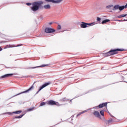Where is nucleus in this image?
I'll return each mask as SVG.
<instances>
[{"mask_svg":"<svg viewBox=\"0 0 127 127\" xmlns=\"http://www.w3.org/2000/svg\"><path fill=\"white\" fill-rule=\"evenodd\" d=\"M125 8H127V3L125 6L124 5L120 6V5H115L113 8V10H117L118 9H119V10L121 11V10L125 9Z\"/></svg>","mask_w":127,"mask_h":127,"instance_id":"obj_2","label":"nucleus"},{"mask_svg":"<svg viewBox=\"0 0 127 127\" xmlns=\"http://www.w3.org/2000/svg\"><path fill=\"white\" fill-rule=\"evenodd\" d=\"M110 21L109 19H106L102 21V24H104V23H106L107 22H109Z\"/></svg>","mask_w":127,"mask_h":127,"instance_id":"obj_18","label":"nucleus"},{"mask_svg":"<svg viewBox=\"0 0 127 127\" xmlns=\"http://www.w3.org/2000/svg\"><path fill=\"white\" fill-rule=\"evenodd\" d=\"M1 50H2V49L0 47V51H1Z\"/></svg>","mask_w":127,"mask_h":127,"instance_id":"obj_33","label":"nucleus"},{"mask_svg":"<svg viewBox=\"0 0 127 127\" xmlns=\"http://www.w3.org/2000/svg\"><path fill=\"white\" fill-rule=\"evenodd\" d=\"M44 8H45V9H50V5L49 4H47V5H45L44 6Z\"/></svg>","mask_w":127,"mask_h":127,"instance_id":"obj_14","label":"nucleus"},{"mask_svg":"<svg viewBox=\"0 0 127 127\" xmlns=\"http://www.w3.org/2000/svg\"><path fill=\"white\" fill-rule=\"evenodd\" d=\"M107 103H103L99 105V108H103V107H107Z\"/></svg>","mask_w":127,"mask_h":127,"instance_id":"obj_13","label":"nucleus"},{"mask_svg":"<svg viewBox=\"0 0 127 127\" xmlns=\"http://www.w3.org/2000/svg\"><path fill=\"white\" fill-rule=\"evenodd\" d=\"M65 101H66V97H64V98L61 99V102H65Z\"/></svg>","mask_w":127,"mask_h":127,"instance_id":"obj_23","label":"nucleus"},{"mask_svg":"<svg viewBox=\"0 0 127 127\" xmlns=\"http://www.w3.org/2000/svg\"><path fill=\"white\" fill-rule=\"evenodd\" d=\"M113 7H114V5L110 4V5H107L106 6V8H107L108 9H110V8Z\"/></svg>","mask_w":127,"mask_h":127,"instance_id":"obj_16","label":"nucleus"},{"mask_svg":"<svg viewBox=\"0 0 127 127\" xmlns=\"http://www.w3.org/2000/svg\"><path fill=\"white\" fill-rule=\"evenodd\" d=\"M43 2L42 1H38V2H34L32 4V7L31 8L32 10L33 11H36L39 9V7L41 4H42Z\"/></svg>","mask_w":127,"mask_h":127,"instance_id":"obj_1","label":"nucleus"},{"mask_svg":"<svg viewBox=\"0 0 127 127\" xmlns=\"http://www.w3.org/2000/svg\"><path fill=\"white\" fill-rule=\"evenodd\" d=\"M45 31L46 33H53V32H55V30L51 28H46Z\"/></svg>","mask_w":127,"mask_h":127,"instance_id":"obj_7","label":"nucleus"},{"mask_svg":"<svg viewBox=\"0 0 127 127\" xmlns=\"http://www.w3.org/2000/svg\"><path fill=\"white\" fill-rule=\"evenodd\" d=\"M62 0H45V1H47L48 2H53V3H60Z\"/></svg>","mask_w":127,"mask_h":127,"instance_id":"obj_8","label":"nucleus"},{"mask_svg":"<svg viewBox=\"0 0 127 127\" xmlns=\"http://www.w3.org/2000/svg\"><path fill=\"white\" fill-rule=\"evenodd\" d=\"M112 120H109V121H108V124H110V123H112Z\"/></svg>","mask_w":127,"mask_h":127,"instance_id":"obj_29","label":"nucleus"},{"mask_svg":"<svg viewBox=\"0 0 127 127\" xmlns=\"http://www.w3.org/2000/svg\"><path fill=\"white\" fill-rule=\"evenodd\" d=\"M50 84H51V82L50 81H49L48 82L46 83L41 86H40L38 91L37 92V94H38L39 92H40V91H41L42 89L45 88V87H47V86H49V85H50Z\"/></svg>","mask_w":127,"mask_h":127,"instance_id":"obj_5","label":"nucleus"},{"mask_svg":"<svg viewBox=\"0 0 127 127\" xmlns=\"http://www.w3.org/2000/svg\"><path fill=\"white\" fill-rule=\"evenodd\" d=\"M48 105H50L51 106H61V105H60L59 103L57 102H55L53 100H50L48 101Z\"/></svg>","mask_w":127,"mask_h":127,"instance_id":"obj_6","label":"nucleus"},{"mask_svg":"<svg viewBox=\"0 0 127 127\" xmlns=\"http://www.w3.org/2000/svg\"><path fill=\"white\" fill-rule=\"evenodd\" d=\"M34 110V107L29 108V109L27 110V112H31Z\"/></svg>","mask_w":127,"mask_h":127,"instance_id":"obj_21","label":"nucleus"},{"mask_svg":"<svg viewBox=\"0 0 127 127\" xmlns=\"http://www.w3.org/2000/svg\"><path fill=\"white\" fill-rule=\"evenodd\" d=\"M46 103H45V102H42L41 104H40V107H42V106H45V104H46Z\"/></svg>","mask_w":127,"mask_h":127,"instance_id":"obj_22","label":"nucleus"},{"mask_svg":"<svg viewBox=\"0 0 127 127\" xmlns=\"http://www.w3.org/2000/svg\"><path fill=\"white\" fill-rule=\"evenodd\" d=\"M50 24H52V23H50Z\"/></svg>","mask_w":127,"mask_h":127,"instance_id":"obj_35","label":"nucleus"},{"mask_svg":"<svg viewBox=\"0 0 127 127\" xmlns=\"http://www.w3.org/2000/svg\"><path fill=\"white\" fill-rule=\"evenodd\" d=\"M97 21H100L101 20V18H100V17H97Z\"/></svg>","mask_w":127,"mask_h":127,"instance_id":"obj_28","label":"nucleus"},{"mask_svg":"<svg viewBox=\"0 0 127 127\" xmlns=\"http://www.w3.org/2000/svg\"><path fill=\"white\" fill-rule=\"evenodd\" d=\"M45 66H48V64L45 65V64H43L40 66H36L34 67H31V69H35V68H38L39 67H45Z\"/></svg>","mask_w":127,"mask_h":127,"instance_id":"obj_15","label":"nucleus"},{"mask_svg":"<svg viewBox=\"0 0 127 127\" xmlns=\"http://www.w3.org/2000/svg\"><path fill=\"white\" fill-rule=\"evenodd\" d=\"M123 21H127V20L124 19Z\"/></svg>","mask_w":127,"mask_h":127,"instance_id":"obj_34","label":"nucleus"},{"mask_svg":"<svg viewBox=\"0 0 127 127\" xmlns=\"http://www.w3.org/2000/svg\"><path fill=\"white\" fill-rule=\"evenodd\" d=\"M57 29H61V26H60V25H58V27H57Z\"/></svg>","mask_w":127,"mask_h":127,"instance_id":"obj_26","label":"nucleus"},{"mask_svg":"<svg viewBox=\"0 0 127 127\" xmlns=\"http://www.w3.org/2000/svg\"><path fill=\"white\" fill-rule=\"evenodd\" d=\"M12 75H13V74L12 73L5 74L3 76H1L0 77V79H2V78L6 79V78H9V77H11Z\"/></svg>","mask_w":127,"mask_h":127,"instance_id":"obj_11","label":"nucleus"},{"mask_svg":"<svg viewBox=\"0 0 127 127\" xmlns=\"http://www.w3.org/2000/svg\"><path fill=\"white\" fill-rule=\"evenodd\" d=\"M100 115H101V116H104V112L103 110H102L100 111Z\"/></svg>","mask_w":127,"mask_h":127,"instance_id":"obj_24","label":"nucleus"},{"mask_svg":"<svg viewBox=\"0 0 127 127\" xmlns=\"http://www.w3.org/2000/svg\"><path fill=\"white\" fill-rule=\"evenodd\" d=\"M118 51H123V50L121 49L111 50L110 51L106 53V54L107 56H111V55H114V54H117Z\"/></svg>","mask_w":127,"mask_h":127,"instance_id":"obj_3","label":"nucleus"},{"mask_svg":"<svg viewBox=\"0 0 127 127\" xmlns=\"http://www.w3.org/2000/svg\"><path fill=\"white\" fill-rule=\"evenodd\" d=\"M127 14H122V15H120V17H121V18H122V17H125V16H127Z\"/></svg>","mask_w":127,"mask_h":127,"instance_id":"obj_25","label":"nucleus"},{"mask_svg":"<svg viewBox=\"0 0 127 127\" xmlns=\"http://www.w3.org/2000/svg\"><path fill=\"white\" fill-rule=\"evenodd\" d=\"M21 111H16V112H13L12 113V114H20L21 113Z\"/></svg>","mask_w":127,"mask_h":127,"instance_id":"obj_20","label":"nucleus"},{"mask_svg":"<svg viewBox=\"0 0 127 127\" xmlns=\"http://www.w3.org/2000/svg\"><path fill=\"white\" fill-rule=\"evenodd\" d=\"M92 25H93V23H88L82 22L80 25V27H81V28H86V27H89V26H92Z\"/></svg>","mask_w":127,"mask_h":127,"instance_id":"obj_4","label":"nucleus"},{"mask_svg":"<svg viewBox=\"0 0 127 127\" xmlns=\"http://www.w3.org/2000/svg\"><path fill=\"white\" fill-rule=\"evenodd\" d=\"M26 4L27 5H31V3H27Z\"/></svg>","mask_w":127,"mask_h":127,"instance_id":"obj_30","label":"nucleus"},{"mask_svg":"<svg viewBox=\"0 0 127 127\" xmlns=\"http://www.w3.org/2000/svg\"><path fill=\"white\" fill-rule=\"evenodd\" d=\"M87 112H88V110L83 111V112L79 113V114H78L77 116L78 117V116H79L82 115V114H84V113H86Z\"/></svg>","mask_w":127,"mask_h":127,"instance_id":"obj_17","label":"nucleus"},{"mask_svg":"<svg viewBox=\"0 0 127 127\" xmlns=\"http://www.w3.org/2000/svg\"><path fill=\"white\" fill-rule=\"evenodd\" d=\"M23 116H24V114L19 116L15 117V119H21V118H22L23 117Z\"/></svg>","mask_w":127,"mask_h":127,"instance_id":"obj_19","label":"nucleus"},{"mask_svg":"<svg viewBox=\"0 0 127 127\" xmlns=\"http://www.w3.org/2000/svg\"><path fill=\"white\" fill-rule=\"evenodd\" d=\"M5 114H7L8 115H9L10 116L12 115V113H10V112H7V113H6Z\"/></svg>","mask_w":127,"mask_h":127,"instance_id":"obj_27","label":"nucleus"},{"mask_svg":"<svg viewBox=\"0 0 127 127\" xmlns=\"http://www.w3.org/2000/svg\"><path fill=\"white\" fill-rule=\"evenodd\" d=\"M21 45H17V46H15L14 45H7L4 47V49L11 48L12 47H17V46H21Z\"/></svg>","mask_w":127,"mask_h":127,"instance_id":"obj_10","label":"nucleus"},{"mask_svg":"<svg viewBox=\"0 0 127 127\" xmlns=\"http://www.w3.org/2000/svg\"><path fill=\"white\" fill-rule=\"evenodd\" d=\"M115 21H119V22H121V21H123V20H115Z\"/></svg>","mask_w":127,"mask_h":127,"instance_id":"obj_31","label":"nucleus"},{"mask_svg":"<svg viewBox=\"0 0 127 127\" xmlns=\"http://www.w3.org/2000/svg\"><path fill=\"white\" fill-rule=\"evenodd\" d=\"M93 115L96 117V118H100V113L98 111H94Z\"/></svg>","mask_w":127,"mask_h":127,"instance_id":"obj_12","label":"nucleus"},{"mask_svg":"<svg viewBox=\"0 0 127 127\" xmlns=\"http://www.w3.org/2000/svg\"><path fill=\"white\" fill-rule=\"evenodd\" d=\"M116 18H121V16L119 15V16L116 17Z\"/></svg>","mask_w":127,"mask_h":127,"instance_id":"obj_32","label":"nucleus"},{"mask_svg":"<svg viewBox=\"0 0 127 127\" xmlns=\"http://www.w3.org/2000/svg\"><path fill=\"white\" fill-rule=\"evenodd\" d=\"M34 86L33 85H32L30 87V88H29L28 89H27V90L22 92L17 95H16L15 96H18V95H21V94H24L25 93H28V92H29V91H31L32 90V89H33Z\"/></svg>","mask_w":127,"mask_h":127,"instance_id":"obj_9","label":"nucleus"}]
</instances>
